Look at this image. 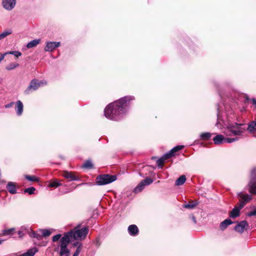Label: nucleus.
I'll return each instance as SVG.
<instances>
[{"label": "nucleus", "instance_id": "1", "mask_svg": "<svg viewBox=\"0 0 256 256\" xmlns=\"http://www.w3.org/2000/svg\"><path fill=\"white\" fill-rule=\"evenodd\" d=\"M220 120V118H218V122L216 124V126L220 128H226L224 133L226 136H240L242 135V134L246 130V128L242 127V124H238L236 122L234 124H232L228 122H224V124L222 125V126L220 127L219 126V125H221ZM238 140V137L234 138H226L224 137V136L221 134H218L213 138L214 143L216 144H219L224 143H232L234 141Z\"/></svg>", "mask_w": 256, "mask_h": 256}, {"label": "nucleus", "instance_id": "2", "mask_svg": "<svg viewBox=\"0 0 256 256\" xmlns=\"http://www.w3.org/2000/svg\"><path fill=\"white\" fill-rule=\"evenodd\" d=\"M132 100L131 96H125L108 105L104 110L105 116L110 120H118L126 112L127 102Z\"/></svg>", "mask_w": 256, "mask_h": 256}, {"label": "nucleus", "instance_id": "3", "mask_svg": "<svg viewBox=\"0 0 256 256\" xmlns=\"http://www.w3.org/2000/svg\"><path fill=\"white\" fill-rule=\"evenodd\" d=\"M68 236H66L62 237L54 248V251L58 252L60 256H69L70 254V250L68 248L70 244Z\"/></svg>", "mask_w": 256, "mask_h": 256}, {"label": "nucleus", "instance_id": "4", "mask_svg": "<svg viewBox=\"0 0 256 256\" xmlns=\"http://www.w3.org/2000/svg\"><path fill=\"white\" fill-rule=\"evenodd\" d=\"M88 232V228H84L81 229H78L75 228L73 230H71L68 232L66 233L64 236H68V239L70 242L72 238L76 240H82L84 239Z\"/></svg>", "mask_w": 256, "mask_h": 256}, {"label": "nucleus", "instance_id": "5", "mask_svg": "<svg viewBox=\"0 0 256 256\" xmlns=\"http://www.w3.org/2000/svg\"><path fill=\"white\" fill-rule=\"evenodd\" d=\"M116 180V176L102 174L98 176L96 179V182L98 185H105L110 184Z\"/></svg>", "mask_w": 256, "mask_h": 256}, {"label": "nucleus", "instance_id": "6", "mask_svg": "<svg viewBox=\"0 0 256 256\" xmlns=\"http://www.w3.org/2000/svg\"><path fill=\"white\" fill-rule=\"evenodd\" d=\"M46 84V82L45 80L38 82L37 80L34 79L30 82L28 88L24 90V93L28 94L30 90H36L38 88Z\"/></svg>", "mask_w": 256, "mask_h": 256}, {"label": "nucleus", "instance_id": "7", "mask_svg": "<svg viewBox=\"0 0 256 256\" xmlns=\"http://www.w3.org/2000/svg\"><path fill=\"white\" fill-rule=\"evenodd\" d=\"M153 180L150 178H146L142 180L137 186H136L134 190V192L136 193H138L142 191L144 189L146 186H148L152 184Z\"/></svg>", "mask_w": 256, "mask_h": 256}, {"label": "nucleus", "instance_id": "8", "mask_svg": "<svg viewBox=\"0 0 256 256\" xmlns=\"http://www.w3.org/2000/svg\"><path fill=\"white\" fill-rule=\"evenodd\" d=\"M2 4L5 10H11L16 6V0H2Z\"/></svg>", "mask_w": 256, "mask_h": 256}, {"label": "nucleus", "instance_id": "9", "mask_svg": "<svg viewBox=\"0 0 256 256\" xmlns=\"http://www.w3.org/2000/svg\"><path fill=\"white\" fill-rule=\"evenodd\" d=\"M238 196L240 198V208H242L246 204L252 199V196L247 194H244L242 192L238 194Z\"/></svg>", "mask_w": 256, "mask_h": 256}, {"label": "nucleus", "instance_id": "10", "mask_svg": "<svg viewBox=\"0 0 256 256\" xmlns=\"http://www.w3.org/2000/svg\"><path fill=\"white\" fill-rule=\"evenodd\" d=\"M60 44V42H47L44 48V50L46 52H52L56 48L59 47Z\"/></svg>", "mask_w": 256, "mask_h": 256}, {"label": "nucleus", "instance_id": "11", "mask_svg": "<svg viewBox=\"0 0 256 256\" xmlns=\"http://www.w3.org/2000/svg\"><path fill=\"white\" fill-rule=\"evenodd\" d=\"M248 226V224L246 220H243L239 222L234 227V230L238 232L242 233L246 228Z\"/></svg>", "mask_w": 256, "mask_h": 256}, {"label": "nucleus", "instance_id": "12", "mask_svg": "<svg viewBox=\"0 0 256 256\" xmlns=\"http://www.w3.org/2000/svg\"><path fill=\"white\" fill-rule=\"evenodd\" d=\"M24 105L20 100L16 102L15 109L18 116H21L23 112Z\"/></svg>", "mask_w": 256, "mask_h": 256}, {"label": "nucleus", "instance_id": "13", "mask_svg": "<svg viewBox=\"0 0 256 256\" xmlns=\"http://www.w3.org/2000/svg\"><path fill=\"white\" fill-rule=\"evenodd\" d=\"M128 232L130 235L135 236L138 234V229L136 225L132 224L128 227Z\"/></svg>", "mask_w": 256, "mask_h": 256}, {"label": "nucleus", "instance_id": "14", "mask_svg": "<svg viewBox=\"0 0 256 256\" xmlns=\"http://www.w3.org/2000/svg\"><path fill=\"white\" fill-rule=\"evenodd\" d=\"M62 176L70 180H78V178L74 175V174L72 172L64 171Z\"/></svg>", "mask_w": 256, "mask_h": 256}, {"label": "nucleus", "instance_id": "15", "mask_svg": "<svg viewBox=\"0 0 256 256\" xmlns=\"http://www.w3.org/2000/svg\"><path fill=\"white\" fill-rule=\"evenodd\" d=\"M8 191L12 194H14L16 192V184L13 182H9L6 186Z\"/></svg>", "mask_w": 256, "mask_h": 256}, {"label": "nucleus", "instance_id": "16", "mask_svg": "<svg viewBox=\"0 0 256 256\" xmlns=\"http://www.w3.org/2000/svg\"><path fill=\"white\" fill-rule=\"evenodd\" d=\"M249 192L252 194H256V182L252 181L248 184Z\"/></svg>", "mask_w": 256, "mask_h": 256}, {"label": "nucleus", "instance_id": "17", "mask_svg": "<svg viewBox=\"0 0 256 256\" xmlns=\"http://www.w3.org/2000/svg\"><path fill=\"white\" fill-rule=\"evenodd\" d=\"M240 206L238 208L236 206L234 208L230 213V217L232 218H235L238 216L240 215Z\"/></svg>", "mask_w": 256, "mask_h": 256}, {"label": "nucleus", "instance_id": "18", "mask_svg": "<svg viewBox=\"0 0 256 256\" xmlns=\"http://www.w3.org/2000/svg\"><path fill=\"white\" fill-rule=\"evenodd\" d=\"M232 224V222L230 219H226L220 223V228L223 230Z\"/></svg>", "mask_w": 256, "mask_h": 256}, {"label": "nucleus", "instance_id": "19", "mask_svg": "<svg viewBox=\"0 0 256 256\" xmlns=\"http://www.w3.org/2000/svg\"><path fill=\"white\" fill-rule=\"evenodd\" d=\"M40 42V39H35L34 40L29 42H28L26 44V47L28 48H30L36 46Z\"/></svg>", "mask_w": 256, "mask_h": 256}, {"label": "nucleus", "instance_id": "20", "mask_svg": "<svg viewBox=\"0 0 256 256\" xmlns=\"http://www.w3.org/2000/svg\"><path fill=\"white\" fill-rule=\"evenodd\" d=\"M186 176L184 175H182L176 180L175 182V184L178 186H181L186 182Z\"/></svg>", "mask_w": 256, "mask_h": 256}, {"label": "nucleus", "instance_id": "21", "mask_svg": "<svg viewBox=\"0 0 256 256\" xmlns=\"http://www.w3.org/2000/svg\"><path fill=\"white\" fill-rule=\"evenodd\" d=\"M12 30L10 29L5 30L2 32L0 34V40L5 38L8 36L12 34Z\"/></svg>", "mask_w": 256, "mask_h": 256}, {"label": "nucleus", "instance_id": "22", "mask_svg": "<svg viewBox=\"0 0 256 256\" xmlns=\"http://www.w3.org/2000/svg\"><path fill=\"white\" fill-rule=\"evenodd\" d=\"M248 130L251 132H256V122H251L248 125Z\"/></svg>", "mask_w": 256, "mask_h": 256}, {"label": "nucleus", "instance_id": "23", "mask_svg": "<svg viewBox=\"0 0 256 256\" xmlns=\"http://www.w3.org/2000/svg\"><path fill=\"white\" fill-rule=\"evenodd\" d=\"M82 167L84 168H88V169L92 168H93V164L91 160H86L84 164Z\"/></svg>", "mask_w": 256, "mask_h": 256}, {"label": "nucleus", "instance_id": "24", "mask_svg": "<svg viewBox=\"0 0 256 256\" xmlns=\"http://www.w3.org/2000/svg\"><path fill=\"white\" fill-rule=\"evenodd\" d=\"M62 184L60 182H58L57 181H54L52 182H50L48 187L49 188H57L59 186H60Z\"/></svg>", "mask_w": 256, "mask_h": 256}, {"label": "nucleus", "instance_id": "25", "mask_svg": "<svg viewBox=\"0 0 256 256\" xmlns=\"http://www.w3.org/2000/svg\"><path fill=\"white\" fill-rule=\"evenodd\" d=\"M212 134L209 132H204L200 134V136L202 139L204 140H208L211 137Z\"/></svg>", "mask_w": 256, "mask_h": 256}, {"label": "nucleus", "instance_id": "26", "mask_svg": "<svg viewBox=\"0 0 256 256\" xmlns=\"http://www.w3.org/2000/svg\"><path fill=\"white\" fill-rule=\"evenodd\" d=\"M25 178L26 180L30 182L38 181V178L36 176H34L26 175L25 176Z\"/></svg>", "mask_w": 256, "mask_h": 256}, {"label": "nucleus", "instance_id": "27", "mask_svg": "<svg viewBox=\"0 0 256 256\" xmlns=\"http://www.w3.org/2000/svg\"><path fill=\"white\" fill-rule=\"evenodd\" d=\"M42 236H48L52 234V230H41Z\"/></svg>", "mask_w": 256, "mask_h": 256}, {"label": "nucleus", "instance_id": "28", "mask_svg": "<svg viewBox=\"0 0 256 256\" xmlns=\"http://www.w3.org/2000/svg\"><path fill=\"white\" fill-rule=\"evenodd\" d=\"M174 155V153L171 152V150L169 152L164 154L162 158L166 160L170 158L172 156Z\"/></svg>", "mask_w": 256, "mask_h": 256}, {"label": "nucleus", "instance_id": "29", "mask_svg": "<svg viewBox=\"0 0 256 256\" xmlns=\"http://www.w3.org/2000/svg\"><path fill=\"white\" fill-rule=\"evenodd\" d=\"M18 66V64H10L8 66L6 67L7 70H12Z\"/></svg>", "mask_w": 256, "mask_h": 256}, {"label": "nucleus", "instance_id": "30", "mask_svg": "<svg viewBox=\"0 0 256 256\" xmlns=\"http://www.w3.org/2000/svg\"><path fill=\"white\" fill-rule=\"evenodd\" d=\"M35 190H36V189L34 188L30 187V188H26L24 190V192H27L30 194H32L34 193V192L35 191Z\"/></svg>", "mask_w": 256, "mask_h": 256}, {"label": "nucleus", "instance_id": "31", "mask_svg": "<svg viewBox=\"0 0 256 256\" xmlns=\"http://www.w3.org/2000/svg\"><path fill=\"white\" fill-rule=\"evenodd\" d=\"M183 148H184V146H176L171 150V152L174 153H174L176 152L182 150Z\"/></svg>", "mask_w": 256, "mask_h": 256}, {"label": "nucleus", "instance_id": "32", "mask_svg": "<svg viewBox=\"0 0 256 256\" xmlns=\"http://www.w3.org/2000/svg\"><path fill=\"white\" fill-rule=\"evenodd\" d=\"M6 54H7V53ZM8 54H13L17 58L21 56L22 55V53L18 51H11L8 52Z\"/></svg>", "mask_w": 256, "mask_h": 256}, {"label": "nucleus", "instance_id": "33", "mask_svg": "<svg viewBox=\"0 0 256 256\" xmlns=\"http://www.w3.org/2000/svg\"><path fill=\"white\" fill-rule=\"evenodd\" d=\"M164 161L165 160L162 158H159L156 162L158 166L162 168Z\"/></svg>", "mask_w": 256, "mask_h": 256}, {"label": "nucleus", "instance_id": "34", "mask_svg": "<svg viewBox=\"0 0 256 256\" xmlns=\"http://www.w3.org/2000/svg\"><path fill=\"white\" fill-rule=\"evenodd\" d=\"M14 230V228H10L8 230H4L3 231V234L4 235L10 234H12V232H13Z\"/></svg>", "mask_w": 256, "mask_h": 256}, {"label": "nucleus", "instance_id": "35", "mask_svg": "<svg viewBox=\"0 0 256 256\" xmlns=\"http://www.w3.org/2000/svg\"><path fill=\"white\" fill-rule=\"evenodd\" d=\"M62 236L60 234H58L56 235H55L54 236L52 237V241L54 242H57L58 240H60V238H61Z\"/></svg>", "mask_w": 256, "mask_h": 256}, {"label": "nucleus", "instance_id": "36", "mask_svg": "<svg viewBox=\"0 0 256 256\" xmlns=\"http://www.w3.org/2000/svg\"><path fill=\"white\" fill-rule=\"evenodd\" d=\"M82 244H79V246H78V247L77 248L75 252L78 254H80V252H81L82 250Z\"/></svg>", "mask_w": 256, "mask_h": 256}, {"label": "nucleus", "instance_id": "37", "mask_svg": "<svg viewBox=\"0 0 256 256\" xmlns=\"http://www.w3.org/2000/svg\"><path fill=\"white\" fill-rule=\"evenodd\" d=\"M82 244H79V246H78V247L77 248L75 252L78 254H80V252H81L82 250Z\"/></svg>", "mask_w": 256, "mask_h": 256}, {"label": "nucleus", "instance_id": "38", "mask_svg": "<svg viewBox=\"0 0 256 256\" xmlns=\"http://www.w3.org/2000/svg\"><path fill=\"white\" fill-rule=\"evenodd\" d=\"M195 206L194 204H186L184 205V207L188 208H192Z\"/></svg>", "mask_w": 256, "mask_h": 256}, {"label": "nucleus", "instance_id": "39", "mask_svg": "<svg viewBox=\"0 0 256 256\" xmlns=\"http://www.w3.org/2000/svg\"><path fill=\"white\" fill-rule=\"evenodd\" d=\"M14 104V102H11L5 106L6 108H10L12 107Z\"/></svg>", "mask_w": 256, "mask_h": 256}, {"label": "nucleus", "instance_id": "40", "mask_svg": "<svg viewBox=\"0 0 256 256\" xmlns=\"http://www.w3.org/2000/svg\"><path fill=\"white\" fill-rule=\"evenodd\" d=\"M256 208L254 210L250 212L248 214L249 216H256Z\"/></svg>", "mask_w": 256, "mask_h": 256}, {"label": "nucleus", "instance_id": "41", "mask_svg": "<svg viewBox=\"0 0 256 256\" xmlns=\"http://www.w3.org/2000/svg\"><path fill=\"white\" fill-rule=\"evenodd\" d=\"M6 54H2L0 56V62L4 59Z\"/></svg>", "mask_w": 256, "mask_h": 256}, {"label": "nucleus", "instance_id": "42", "mask_svg": "<svg viewBox=\"0 0 256 256\" xmlns=\"http://www.w3.org/2000/svg\"><path fill=\"white\" fill-rule=\"evenodd\" d=\"M18 234H19V236H22V235L24 234V233H23V232H22V231L20 230V231L18 232Z\"/></svg>", "mask_w": 256, "mask_h": 256}, {"label": "nucleus", "instance_id": "43", "mask_svg": "<svg viewBox=\"0 0 256 256\" xmlns=\"http://www.w3.org/2000/svg\"><path fill=\"white\" fill-rule=\"evenodd\" d=\"M192 220H193L194 222V223H196V220L195 217H194V216H192Z\"/></svg>", "mask_w": 256, "mask_h": 256}, {"label": "nucleus", "instance_id": "44", "mask_svg": "<svg viewBox=\"0 0 256 256\" xmlns=\"http://www.w3.org/2000/svg\"><path fill=\"white\" fill-rule=\"evenodd\" d=\"M72 256H78V254L76 252H74Z\"/></svg>", "mask_w": 256, "mask_h": 256}, {"label": "nucleus", "instance_id": "45", "mask_svg": "<svg viewBox=\"0 0 256 256\" xmlns=\"http://www.w3.org/2000/svg\"><path fill=\"white\" fill-rule=\"evenodd\" d=\"M78 244V242H76V244H74V246H76Z\"/></svg>", "mask_w": 256, "mask_h": 256}, {"label": "nucleus", "instance_id": "46", "mask_svg": "<svg viewBox=\"0 0 256 256\" xmlns=\"http://www.w3.org/2000/svg\"><path fill=\"white\" fill-rule=\"evenodd\" d=\"M1 244V241H0V244Z\"/></svg>", "mask_w": 256, "mask_h": 256}]
</instances>
